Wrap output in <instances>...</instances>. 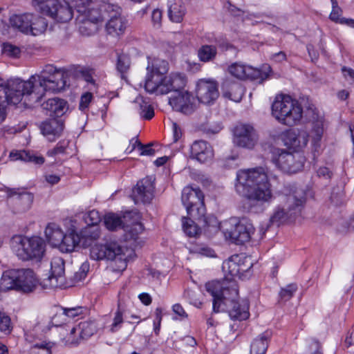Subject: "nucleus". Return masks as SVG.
Here are the masks:
<instances>
[{
    "label": "nucleus",
    "instance_id": "f257e3e1",
    "mask_svg": "<svg viewBox=\"0 0 354 354\" xmlns=\"http://www.w3.org/2000/svg\"><path fill=\"white\" fill-rule=\"evenodd\" d=\"M66 85L65 74L51 64L46 65L39 73L28 80L11 78L6 82L0 77V91H3L7 104L17 105L39 102L46 92H59Z\"/></svg>",
    "mask_w": 354,
    "mask_h": 354
},
{
    "label": "nucleus",
    "instance_id": "f03ea898",
    "mask_svg": "<svg viewBox=\"0 0 354 354\" xmlns=\"http://www.w3.org/2000/svg\"><path fill=\"white\" fill-rule=\"evenodd\" d=\"M235 189L252 205L269 203L273 198L267 171L262 167L239 170Z\"/></svg>",
    "mask_w": 354,
    "mask_h": 354
},
{
    "label": "nucleus",
    "instance_id": "7ed1b4c3",
    "mask_svg": "<svg viewBox=\"0 0 354 354\" xmlns=\"http://www.w3.org/2000/svg\"><path fill=\"white\" fill-rule=\"evenodd\" d=\"M207 292L213 298V311L220 312L222 304L229 306L228 313L233 320H245L250 316L249 303L245 299L236 301L234 298L238 295L236 283L232 281H212L205 284Z\"/></svg>",
    "mask_w": 354,
    "mask_h": 354
},
{
    "label": "nucleus",
    "instance_id": "20e7f679",
    "mask_svg": "<svg viewBox=\"0 0 354 354\" xmlns=\"http://www.w3.org/2000/svg\"><path fill=\"white\" fill-rule=\"evenodd\" d=\"M167 71V61L160 59L149 60L145 80V91L150 94L165 95L185 86L186 78L183 74L176 73L165 76Z\"/></svg>",
    "mask_w": 354,
    "mask_h": 354
},
{
    "label": "nucleus",
    "instance_id": "39448f33",
    "mask_svg": "<svg viewBox=\"0 0 354 354\" xmlns=\"http://www.w3.org/2000/svg\"><path fill=\"white\" fill-rule=\"evenodd\" d=\"M208 227L212 231L222 230L225 237L236 244H242L250 241L251 235L254 232L253 225L246 218H231L219 223L217 219L212 216L205 220Z\"/></svg>",
    "mask_w": 354,
    "mask_h": 354
},
{
    "label": "nucleus",
    "instance_id": "423d86ee",
    "mask_svg": "<svg viewBox=\"0 0 354 354\" xmlns=\"http://www.w3.org/2000/svg\"><path fill=\"white\" fill-rule=\"evenodd\" d=\"M38 279L32 269H10L4 271L0 279L1 291L16 290L23 293L35 291Z\"/></svg>",
    "mask_w": 354,
    "mask_h": 354
},
{
    "label": "nucleus",
    "instance_id": "0eeeda50",
    "mask_svg": "<svg viewBox=\"0 0 354 354\" xmlns=\"http://www.w3.org/2000/svg\"><path fill=\"white\" fill-rule=\"evenodd\" d=\"M133 250L122 246L117 242H111L106 245L95 244L90 250L92 259L99 261L107 259L113 261V268L118 272L123 271L127 266Z\"/></svg>",
    "mask_w": 354,
    "mask_h": 354
},
{
    "label": "nucleus",
    "instance_id": "6e6552de",
    "mask_svg": "<svg viewBox=\"0 0 354 354\" xmlns=\"http://www.w3.org/2000/svg\"><path fill=\"white\" fill-rule=\"evenodd\" d=\"M303 109L297 100L288 95H278L272 104V114L280 123L294 126L302 118Z\"/></svg>",
    "mask_w": 354,
    "mask_h": 354
},
{
    "label": "nucleus",
    "instance_id": "1a4fd4ad",
    "mask_svg": "<svg viewBox=\"0 0 354 354\" xmlns=\"http://www.w3.org/2000/svg\"><path fill=\"white\" fill-rule=\"evenodd\" d=\"M306 202V194L302 189L294 187L283 198V204L274 210L270 216L272 224L279 225L288 218L299 215Z\"/></svg>",
    "mask_w": 354,
    "mask_h": 354
},
{
    "label": "nucleus",
    "instance_id": "9d476101",
    "mask_svg": "<svg viewBox=\"0 0 354 354\" xmlns=\"http://www.w3.org/2000/svg\"><path fill=\"white\" fill-rule=\"evenodd\" d=\"M12 250L21 261H39L46 251V243L39 236H16L12 238Z\"/></svg>",
    "mask_w": 354,
    "mask_h": 354
},
{
    "label": "nucleus",
    "instance_id": "9b49d317",
    "mask_svg": "<svg viewBox=\"0 0 354 354\" xmlns=\"http://www.w3.org/2000/svg\"><path fill=\"white\" fill-rule=\"evenodd\" d=\"M270 154L271 162L276 168L286 174L300 171L306 162V158L301 153L297 151L291 152L286 149L272 147Z\"/></svg>",
    "mask_w": 354,
    "mask_h": 354
},
{
    "label": "nucleus",
    "instance_id": "f8f14e48",
    "mask_svg": "<svg viewBox=\"0 0 354 354\" xmlns=\"http://www.w3.org/2000/svg\"><path fill=\"white\" fill-rule=\"evenodd\" d=\"M32 6L57 22L66 23L73 16L71 6L65 0H32Z\"/></svg>",
    "mask_w": 354,
    "mask_h": 354
},
{
    "label": "nucleus",
    "instance_id": "ddd939ff",
    "mask_svg": "<svg viewBox=\"0 0 354 354\" xmlns=\"http://www.w3.org/2000/svg\"><path fill=\"white\" fill-rule=\"evenodd\" d=\"M181 200L187 214L191 217L196 219L204 216V196L198 187H185L182 192Z\"/></svg>",
    "mask_w": 354,
    "mask_h": 354
},
{
    "label": "nucleus",
    "instance_id": "4468645a",
    "mask_svg": "<svg viewBox=\"0 0 354 354\" xmlns=\"http://www.w3.org/2000/svg\"><path fill=\"white\" fill-rule=\"evenodd\" d=\"M104 10L109 17L106 24L107 32L113 36H119L124 34L127 27L128 21L122 15L121 8L117 5L107 4L104 6Z\"/></svg>",
    "mask_w": 354,
    "mask_h": 354
},
{
    "label": "nucleus",
    "instance_id": "2eb2a0df",
    "mask_svg": "<svg viewBox=\"0 0 354 354\" xmlns=\"http://www.w3.org/2000/svg\"><path fill=\"white\" fill-rule=\"evenodd\" d=\"M252 267L251 259L243 255H233L223 263L222 268L224 272L232 277L239 279L243 277L244 272Z\"/></svg>",
    "mask_w": 354,
    "mask_h": 354
},
{
    "label": "nucleus",
    "instance_id": "dca6fc26",
    "mask_svg": "<svg viewBox=\"0 0 354 354\" xmlns=\"http://www.w3.org/2000/svg\"><path fill=\"white\" fill-rule=\"evenodd\" d=\"M233 135L234 143L243 148L252 149L258 141V135L250 124H237L234 129Z\"/></svg>",
    "mask_w": 354,
    "mask_h": 354
},
{
    "label": "nucleus",
    "instance_id": "f3484780",
    "mask_svg": "<svg viewBox=\"0 0 354 354\" xmlns=\"http://www.w3.org/2000/svg\"><path fill=\"white\" fill-rule=\"evenodd\" d=\"M228 71L232 76L239 80H263L268 77L270 68V66H266L265 71H262L259 68H253L248 65L234 63L229 66Z\"/></svg>",
    "mask_w": 354,
    "mask_h": 354
},
{
    "label": "nucleus",
    "instance_id": "a211bd4d",
    "mask_svg": "<svg viewBox=\"0 0 354 354\" xmlns=\"http://www.w3.org/2000/svg\"><path fill=\"white\" fill-rule=\"evenodd\" d=\"M173 91L174 93L169 98V104L175 111L185 114H190L194 110V98L190 93L183 90Z\"/></svg>",
    "mask_w": 354,
    "mask_h": 354
},
{
    "label": "nucleus",
    "instance_id": "6ab92c4d",
    "mask_svg": "<svg viewBox=\"0 0 354 354\" xmlns=\"http://www.w3.org/2000/svg\"><path fill=\"white\" fill-rule=\"evenodd\" d=\"M154 179L152 176H147L139 180L133 189V197L135 203H148L153 198Z\"/></svg>",
    "mask_w": 354,
    "mask_h": 354
},
{
    "label": "nucleus",
    "instance_id": "aec40b11",
    "mask_svg": "<svg viewBox=\"0 0 354 354\" xmlns=\"http://www.w3.org/2000/svg\"><path fill=\"white\" fill-rule=\"evenodd\" d=\"M44 284L50 288H64L66 286L63 259L58 257L52 259L50 261V274L45 279Z\"/></svg>",
    "mask_w": 354,
    "mask_h": 354
},
{
    "label": "nucleus",
    "instance_id": "412c9836",
    "mask_svg": "<svg viewBox=\"0 0 354 354\" xmlns=\"http://www.w3.org/2000/svg\"><path fill=\"white\" fill-rule=\"evenodd\" d=\"M196 92L198 101L205 104L213 103L219 95L218 84L214 80H199Z\"/></svg>",
    "mask_w": 354,
    "mask_h": 354
},
{
    "label": "nucleus",
    "instance_id": "4be33fe9",
    "mask_svg": "<svg viewBox=\"0 0 354 354\" xmlns=\"http://www.w3.org/2000/svg\"><path fill=\"white\" fill-rule=\"evenodd\" d=\"M308 138L306 131L290 130L283 134L282 140L285 146L299 151L307 145Z\"/></svg>",
    "mask_w": 354,
    "mask_h": 354
},
{
    "label": "nucleus",
    "instance_id": "5701e85b",
    "mask_svg": "<svg viewBox=\"0 0 354 354\" xmlns=\"http://www.w3.org/2000/svg\"><path fill=\"white\" fill-rule=\"evenodd\" d=\"M127 299L126 297L120 292L117 310L114 313L113 322L109 326V331L112 333L118 332L122 326L124 319H128Z\"/></svg>",
    "mask_w": 354,
    "mask_h": 354
},
{
    "label": "nucleus",
    "instance_id": "b1692460",
    "mask_svg": "<svg viewBox=\"0 0 354 354\" xmlns=\"http://www.w3.org/2000/svg\"><path fill=\"white\" fill-rule=\"evenodd\" d=\"M77 19L82 24L80 26V31L83 32V30L86 29L87 26H89L90 32L88 34H91L97 30V24H102V16L97 9L91 7L86 10L85 13L84 12L82 15H77Z\"/></svg>",
    "mask_w": 354,
    "mask_h": 354
},
{
    "label": "nucleus",
    "instance_id": "393cba45",
    "mask_svg": "<svg viewBox=\"0 0 354 354\" xmlns=\"http://www.w3.org/2000/svg\"><path fill=\"white\" fill-rule=\"evenodd\" d=\"M5 192L8 197L17 196L15 204L17 206V211L26 212L31 207L34 200V196L32 193L21 192L19 189L9 187H6Z\"/></svg>",
    "mask_w": 354,
    "mask_h": 354
},
{
    "label": "nucleus",
    "instance_id": "a878e982",
    "mask_svg": "<svg viewBox=\"0 0 354 354\" xmlns=\"http://www.w3.org/2000/svg\"><path fill=\"white\" fill-rule=\"evenodd\" d=\"M191 157L200 162L210 160L214 156L212 147L203 140H197L191 146Z\"/></svg>",
    "mask_w": 354,
    "mask_h": 354
},
{
    "label": "nucleus",
    "instance_id": "bb28decb",
    "mask_svg": "<svg viewBox=\"0 0 354 354\" xmlns=\"http://www.w3.org/2000/svg\"><path fill=\"white\" fill-rule=\"evenodd\" d=\"M222 91L223 97L239 102L241 100L245 90L239 83L225 80L222 85Z\"/></svg>",
    "mask_w": 354,
    "mask_h": 354
},
{
    "label": "nucleus",
    "instance_id": "cd10ccee",
    "mask_svg": "<svg viewBox=\"0 0 354 354\" xmlns=\"http://www.w3.org/2000/svg\"><path fill=\"white\" fill-rule=\"evenodd\" d=\"M26 339L32 343L30 353L32 354H51L54 343L47 340L35 339L30 332L26 334Z\"/></svg>",
    "mask_w": 354,
    "mask_h": 354
},
{
    "label": "nucleus",
    "instance_id": "c85d7f7f",
    "mask_svg": "<svg viewBox=\"0 0 354 354\" xmlns=\"http://www.w3.org/2000/svg\"><path fill=\"white\" fill-rule=\"evenodd\" d=\"M127 217H132L134 221L130 224L123 226V229L126 233V239L129 240H137L139 235L144 231V226L140 221V216L139 213L130 214ZM126 218L127 216H124Z\"/></svg>",
    "mask_w": 354,
    "mask_h": 354
},
{
    "label": "nucleus",
    "instance_id": "c756f323",
    "mask_svg": "<svg viewBox=\"0 0 354 354\" xmlns=\"http://www.w3.org/2000/svg\"><path fill=\"white\" fill-rule=\"evenodd\" d=\"M31 12H26L23 14H15L10 16L9 19L10 26L15 30L20 32L29 35V26L30 17Z\"/></svg>",
    "mask_w": 354,
    "mask_h": 354
},
{
    "label": "nucleus",
    "instance_id": "7c9ffc66",
    "mask_svg": "<svg viewBox=\"0 0 354 354\" xmlns=\"http://www.w3.org/2000/svg\"><path fill=\"white\" fill-rule=\"evenodd\" d=\"M30 21L28 24L29 35L37 37L44 34L48 28L46 18L34 13L30 14Z\"/></svg>",
    "mask_w": 354,
    "mask_h": 354
},
{
    "label": "nucleus",
    "instance_id": "2f4dec72",
    "mask_svg": "<svg viewBox=\"0 0 354 354\" xmlns=\"http://www.w3.org/2000/svg\"><path fill=\"white\" fill-rule=\"evenodd\" d=\"M44 108L49 112L52 117H60L67 111V102L62 99H48L44 104Z\"/></svg>",
    "mask_w": 354,
    "mask_h": 354
},
{
    "label": "nucleus",
    "instance_id": "473e14b6",
    "mask_svg": "<svg viewBox=\"0 0 354 354\" xmlns=\"http://www.w3.org/2000/svg\"><path fill=\"white\" fill-rule=\"evenodd\" d=\"M44 233L48 243L53 247L57 248L62 243L64 232L59 225L50 223L46 227Z\"/></svg>",
    "mask_w": 354,
    "mask_h": 354
},
{
    "label": "nucleus",
    "instance_id": "72a5a7b5",
    "mask_svg": "<svg viewBox=\"0 0 354 354\" xmlns=\"http://www.w3.org/2000/svg\"><path fill=\"white\" fill-rule=\"evenodd\" d=\"M271 333L266 331L257 337L251 343L250 354H266Z\"/></svg>",
    "mask_w": 354,
    "mask_h": 354
},
{
    "label": "nucleus",
    "instance_id": "f704fd0d",
    "mask_svg": "<svg viewBox=\"0 0 354 354\" xmlns=\"http://www.w3.org/2000/svg\"><path fill=\"white\" fill-rule=\"evenodd\" d=\"M63 123L57 120H49L44 122L41 125V131L45 136H49V140H51L50 136H53L54 140L55 136H59L63 131Z\"/></svg>",
    "mask_w": 354,
    "mask_h": 354
},
{
    "label": "nucleus",
    "instance_id": "c9c22d12",
    "mask_svg": "<svg viewBox=\"0 0 354 354\" xmlns=\"http://www.w3.org/2000/svg\"><path fill=\"white\" fill-rule=\"evenodd\" d=\"M62 243L59 244L57 248L62 252H71L79 245L80 242V236L78 234L71 232L68 234H63Z\"/></svg>",
    "mask_w": 354,
    "mask_h": 354
},
{
    "label": "nucleus",
    "instance_id": "e433bc0d",
    "mask_svg": "<svg viewBox=\"0 0 354 354\" xmlns=\"http://www.w3.org/2000/svg\"><path fill=\"white\" fill-rule=\"evenodd\" d=\"M11 160H21L24 162H32L37 165H41L44 162V158L37 156L32 152L26 151H12L10 153Z\"/></svg>",
    "mask_w": 354,
    "mask_h": 354
},
{
    "label": "nucleus",
    "instance_id": "4c0bfd02",
    "mask_svg": "<svg viewBox=\"0 0 354 354\" xmlns=\"http://www.w3.org/2000/svg\"><path fill=\"white\" fill-rule=\"evenodd\" d=\"M75 331L82 337V340L88 339L97 331L96 323L91 320L82 322L74 327L73 332Z\"/></svg>",
    "mask_w": 354,
    "mask_h": 354
},
{
    "label": "nucleus",
    "instance_id": "58836bf2",
    "mask_svg": "<svg viewBox=\"0 0 354 354\" xmlns=\"http://www.w3.org/2000/svg\"><path fill=\"white\" fill-rule=\"evenodd\" d=\"M135 103L138 104L140 115L145 120H151L154 116V111L150 102L147 98L138 96L135 100Z\"/></svg>",
    "mask_w": 354,
    "mask_h": 354
},
{
    "label": "nucleus",
    "instance_id": "ea45409f",
    "mask_svg": "<svg viewBox=\"0 0 354 354\" xmlns=\"http://www.w3.org/2000/svg\"><path fill=\"white\" fill-rule=\"evenodd\" d=\"M62 312L56 318H63L66 322H70L76 317H82L86 313V308L82 306H76L73 308H62Z\"/></svg>",
    "mask_w": 354,
    "mask_h": 354
},
{
    "label": "nucleus",
    "instance_id": "a19ab883",
    "mask_svg": "<svg viewBox=\"0 0 354 354\" xmlns=\"http://www.w3.org/2000/svg\"><path fill=\"white\" fill-rule=\"evenodd\" d=\"M185 7L180 2H176L170 5L168 10V15L170 20L175 23H180L183 19L185 15Z\"/></svg>",
    "mask_w": 354,
    "mask_h": 354
},
{
    "label": "nucleus",
    "instance_id": "79ce46f5",
    "mask_svg": "<svg viewBox=\"0 0 354 354\" xmlns=\"http://www.w3.org/2000/svg\"><path fill=\"white\" fill-rule=\"evenodd\" d=\"M217 54V49L213 45H203L198 50L199 59L203 62L213 60Z\"/></svg>",
    "mask_w": 354,
    "mask_h": 354
},
{
    "label": "nucleus",
    "instance_id": "37998d69",
    "mask_svg": "<svg viewBox=\"0 0 354 354\" xmlns=\"http://www.w3.org/2000/svg\"><path fill=\"white\" fill-rule=\"evenodd\" d=\"M104 224L105 227L111 231L117 230L122 227V221L121 217L114 213H109L104 217Z\"/></svg>",
    "mask_w": 354,
    "mask_h": 354
},
{
    "label": "nucleus",
    "instance_id": "c03bdc74",
    "mask_svg": "<svg viewBox=\"0 0 354 354\" xmlns=\"http://www.w3.org/2000/svg\"><path fill=\"white\" fill-rule=\"evenodd\" d=\"M82 238L86 240H96L100 236V230L98 225H87L81 232Z\"/></svg>",
    "mask_w": 354,
    "mask_h": 354
},
{
    "label": "nucleus",
    "instance_id": "a18cd8bd",
    "mask_svg": "<svg viewBox=\"0 0 354 354\" xmlns=\"http://www.w3.org/2000/svg\"><path fill=\"white\" fill-rule=\"evenodd\" d=\"M183 229L185 233L189 236H196L198 234L200 229L195 223L190 218H183Z\"/></svg>",
    "mask_w": 354,
    "mask_h": 354
},
{
    "label": "nucleus",
    "instance_id": "49530a36",
    "mask_svg": "<svg viewBox=\"0 0 354 354\" xmlns=\"http://www.w3.org/2000/svg\"><path fill=\"white\" fill-rule=\"evenodd\" d=\"M297 290V286L295 283H290L282 288L279 293L280 299L283 301L290 300L293 297Z\"/></svg>",
    "mask_w": 354,
    "mask_h": 354
},
{
    "label": "nucleus",
    "instance_id": "de8ad7c7",
    "mask_svg": "<svg viewBox=\"0 0 354 354\" xmlns=\"http://www.w3.org/2000/svg\"><path fill=\"white\" fill-rule=\"evenodd\" d=\"M71 5L76 10L78 15H82L88 8H91L92 0H71Z\"/></svg>",
    "mask_w": 354,
    "mask_h": 354
},
{
    "label": "nucleus",
    "instance_id": "09e8293b",
    "mask_svg": "<svg viewBox=\"0 0 354 354\" xmlns=\"http://www.w3.org/2000/svg\"><path fill=\"white\" fill-rule=\"evenodd\" d=\"M12 326L11 320L9 316L4 313H0V330L5 335H8L11 333Z\"/></svg>",
    "mask_w": 354,
    "mask_h": 354
},
{
    "label": "nucleus",
    "instance_id": "8fccbe9b",
    "mask_svg": "<svg viewBox=\"0 0 354 354\" xmlns=\"http://www.w3.org/2000/svg\"><path fill=\"white\" fill-rule=\"evenodd\" d=\"M330 1L332 3V11L330 14V19L335 22L343 24L344 20L345 19L341 17V15H342L341 8L338 6L337 2L336 0H330Z\"/></svg>",
    "mask_w": 354,
    "mask_h": 354
},
{
    "label": "nucleus",
    "instance_id": "3c124183",
    "mask_svg": "<svg viewBox=\"0 0 354 354\" xmlns=\"http://www.w3.org/2000/svg\"><path fill=\"white\" fill-rule=\"evenodd\" d=\"M2 51L6 56L12 58L18 57L21 53L19 47L8 43L3 44Z\"/></svg>",
    "mask_w": 354,
    "mask_h": 354
},
{
    "label": "nucleus",
    "instance_id": "603ef678",
    "mask_svg": "<svg viewBox=\"0 0 354 354\" xmlns=\"http://www.w3.org/2000/svg\"><path fill=\"white\" fill-rule=\"evenodd\" d=\"M306 353L308 354H322L320 351L319 342L313 338H308L306 340Z\"/></svg>",
    "mask_w": 354,
    "mask_h": 354
},
{
    "label": "nucleus",
    "instance_id": "864d4df0",
    "mask_svg": "<svg viewBox=\"0 0 354 354\" xmlns=\"http://www.w3.org/2000/svg\"><path fill=\"white\" fill-rule=\"evenodd\" d=\"M93 95L90 92L84 93L80 97L79 109L80 111L84 112L88 110L89 104L92 102Z\"/></svg>",
    "mask_w": 354,
    "mask_h": 354
},
{
    "label": "nucleus",
    "instance_id": "5fc2aeb1",
    "mask_svg": "<svg viewBox=\"0 0 354 354\" xmlns=\"http://www.w3.org/2000/svg\"><path fill=\"white\" fill-rule=\"evenodd\" d=\"M74 327L71 328L70 333L64 338V342L68 345H77L82 341V337L77 334V332H73Z\"/></svg>",
    "mask_w": 354,
    "mask_h": 354
},
{
    "label": "nucleus",
    "instance_id": "6e6d98bb",
    "mask_svg": "<svg viewBox=\"0 0 354 354\" xmlns=\"http://www.w3.org/2000/svg\"><path fill=\"white\" fill-rule=\"evenodd\" d=\"M84 220L88 225H97L101 221V217L97 211L92 210L85 215Z\"/></svg>",
    "mask_w": 354,
    "mask_h": 354
},
{
    "label": "nucleus",
    "instance_id": "4d7b16f0",
    "mask_svg": "<svg viewBox=\"0 0 354 354\" xmlns=\"http://www.w3.org/2000/svg\"><path fill=\"white\" fill-rule=\"evenodd\" d=\"M130 65L129 58L124 55H121L118 57L117 68L118 71L124 73L127 71Z\"/></svg>",
    "mask_w": 354,
    "mask_h": 354
},
{
    "label": "nucleus",
    "instance_id": "13d9d810",
    "mask_svg": "<svg viewBox=\"0 0 354 354\" xmlns=\"http://www.w3.org/2000/svg\"><path fill=\"white\" fill-rule=\"evenodd\" d=\"M184 297L187 299L188 302L194 306L196 308H201V305H202V302L198 299L196 298V294L194 292L190 290H185V292H184Z\"/></svg>",
    "mask_w": 354,
    "mask_h": 354
},
{
    "label": "nucleus",
    "instance_id": "bf43d9fd",
    "mask_svg": "<svg viewBox=\"0 0 354 354\" xmlns=\"http://www.w3.org/2000/svg\"><path fill=\"white\" fill-rule=\"evenodd\" d=\"M172 311L177 316L174 319L183 320L187 317V313L180 304H175L172 306Z\"/></svg>",
    "mask_w": 354,
    "mask_h": 354
},
{
    "label": "nucleus",
    "instance_id": "052dcab7",
    "mask_svg": "<svg viewBox=\"0 0 354 354\" xmlns=\"http://www.w3.org/2000/svg\"><path fill=\"white\" fill-rule=\"evenodd\" d=\"M162 12L159 9H155L153 10L151 14V20L153 26L156 28H159L161 26Z\"/></svg>",
    "mask_w": 354,
    "mask_h": 354
},
{
    "label": "nucleus",
    "instance_id": "680f3d73",
    "mask_svg": "<svg viewBox=\"0 0 354 354\" xmlns=\"http://www.w3.org/2000/svg\"><path fill=\"white\" fill-rule=\"evenodd\" d=\"M89 270V264L86 262L83 263L80 268V270L75 273V277L77 280H83Z\"/></svg>",
    "mask_w": 354,
    "mask_h": 354
},
{
    "label": "nucleus",
    "instance_id": "e2e57ef3",
    "mask_svg": "<svg viewBox=\"0 0 354 354\" xmlns=\"http://www.w3.org/2000/svg\"><path fill=\"white\" fill-rule=\"evenodd\" d=\"M65 149H66V144L64 142H59L54 149L49 150L48 151L47 154L49 156H54L57 154L64 153Z\"/></svg>",
    "mask_w": 354,
    "mask_h": 354
},
{
    "label": "nucleus",
    "instance_id": "0e129e2a",
    "mask_svg": "<svg viewBox=\"0 0 354 354\" xmlns=\"http://www.w3.org/2000/svg\"><path fill=\"white\" fill-rule=\"evenodd\" d=\"M313 131L315 134V139L317 140H320L324 132L323 122L322 121H317L315 123L313 129Z\"/></svg>",
    "mask_w": 354,
    "mask_h": 354
},
{
    "label": "nucleus",
    "instance_id": "69168bd1",
    "mask_svg": "<svg viewBox=\"0 0 354 354\" xmlns=\"http://www.w3.org/2000/svg\"><path fill=\"white\" fill-rule=\"evenodd\" d=\"M172 134L174 142H177L183 135L181 129L176 122H172Z\"/></svg>",
    "mask_w": 354,
    "mask_h": 354
},
{
    "label": "nucleus",
    "instance_id": "338daca9",
    "mask_svg": "<svg viewBox=\"0 0 354 354\" xmlns=\"http://www.w3.org/2000/svg\"><path fill=\"white\" fill-rule=\"evenodd\" d=\"M142 143L138 140L137 138H133L129 141V145L126 149L125 151L127 153H130L134 151L136 148L140 151V145Z\"/></svg>",
    "mask_w": 354,
    "mask_h": 354
},
{
    "label": "nucleus",
    "instance_id": "774afa93",
    "mask_svg": "<svg viewBox=\"0 0 354 354\" xmlns=\"http://www.w3.org/2000/svg\"><path fill=\"white\" fill-rule=\"evenodd\" d=\"M140 156H153L155 154V150L151 148L150 145H140Z\"/></svg>",
    "mask_w": 354,
    "mask_h": 354
}]
</instances>
